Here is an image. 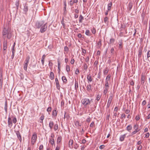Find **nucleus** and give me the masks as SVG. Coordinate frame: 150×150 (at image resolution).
I'll return each mask as SVG.
<instances>
[{
  "label": "nucleus",
  "mask_w": 150,
  "mask_h": 150,
  "mask_svg": "<svg viewBox=\"0 0 150 150\" xmlns=\"http://www.w3.org/2000/svg\"><path fill=\"white\" fill-rule=\"evenodd\" d=\"M138 125H134V128L135 129V130H139V129H138Z\"/></svg>",
  "instance_id": "nucleus-44"
},
{
  "label": "nucleus",
  "mask_w": 150,
  "mask_h": 150,
  "mask_svg": "<svg viewBox=\"0 0 150 150\" xmlns=\"http://www.w3.org/2000/svg\"><path fill=\"white\" fill-rule=\"evenodd\" d=\"M54 129L55 131H56V130H57L58 129V125L57 124H56L54 125Z\"/></svg>",
  "instance_id": "nucleus-30"
},
{
  "label": "nucleus",
  "mask_w": 150,
  "mask_h": 150,
  "mask_svg": "<svg viewBox=\"0 0 150 150\" xmlns=\"http://www.w3.org/2000/svg\"><path fill=\"white\" fill-rule=\"evenodd\" d=\"M74 124L76 126H81V124L78 121H74Z\"/></svg>",
  "instance_id": "nucleus-22"
},
{
  "label": "nucleus",
  "mask_w": 150,
  "mask_h": 150,
  "mask_svg": "<svg viewBox=\"0 0 150 150\" xmlns=\"http://www.w3.org/2000/svg\"><path fill=\"white\" fill-rule=\"evenodd\" d=\"M60 148V145H58L57 146L55 150H59Z\"/></svg>",
  "instance_id": "nucleus-57"
},
{
  "label": "nucleus",
  "mask_w": 150,
  "mask_h": 150,
  "mask_svg": "<svg viewBox=\"0 0 150 150\" xmlns=\"http://www.w3.org/2000/svg\"><path fill=\"white\" fill-rule=\"evenodd\" d=\"M145 79V76H144L142 75L141 79V83L142 84H143L144 82V80Z\"/></svg>",
  "instance_id": "nucleus-17"
},
{
  "label": "nucleus",
  "mask_w": 150,
  "mask_h": 150,
  "mask_svg": "<svg viewBox=\"0 0 150 150\" xmlns=\"http://www.w3.org/2000/svg\"><path fill=\"white\" fill-rule=\"evenodd\" d=\"M95 124L94 121H92L90 125V127L91 128H93V127L95 126Z\"/></svg>",
  "instance_id": "nucleus-39"
},
{
  "label": "nucleus",
  "mask_w": 150,
  "mask_h": 150,
  "mask_svg": "<svg viewBox=\"0 0 150 150\" xmlns=\"http://www.w3.org/2000/svg\"><path fill=\"white\" fill-rule=\"evenodd\" d=\"M8 126L10 127H11L13 125L12 120L10 117L8 118Z\"/></svg>",
  "instance_id": "nucleus-8"
},
{
  "label": "nucleus",
  "mask_w": 150,
  "mask_h": 150,
  "mask_svg": "<svg viewBox=\"0 0 150 150\" xmlns=\"http://www.w3.org/2000/svg\"><path fill=\"white\" fill-rule=\"evenodd\" d=\"M69 4L71 6H72L73 5L74 3L73 2H72V1L71 0L69 1Z\"/></svg>",
  "instance_id": "nucleus-60"
},
{
  "label": "nucleus",
  "mask_w": 150,
  "mask_h": 150,
  "mask_svg": "<svg viewBox=\"0 0 150 150\" xmlns=\"http://www.w3.org/2000/svg\"><path fill=\"white\" fill-rule=\"evenodd\" d=\"M66 70L67 72H69L70 71V67L69 65H67L66 66Z\"/></svg>",
  "instance_id": "nucleus-35"
},
{
  "label": "nucleus",
  "mask_w": 150,
  "mask_h": 150,
  "mask_svg": "<svg viewBox=\"0 0 150 150\" xmlns=\"http://www.w3.org/2000/svg\"><path fill=\"white\" fill-rule=\"evenodd\" d=\"M62 137L61 136H59L57 140V143L59 144L61 142L62 140Z\"/></svg>",
  "instance_id": "nucleus-20"
},
{
  "label": "nucleus",
  "mask_w": 150,
  "mask_h": 150,
  "mask_svg": "<svg viewBox=\"0 0 150 150\" xmlns=\"http://www.w3.org/2000/svg\"><path fill=\"white\" fill-rule=\"evenodd\" d=\"M115 41V40L113 38H111L110 40V42L109 43V44H113L114 43Z\"/></svg>",
  "instance_id": "nucleus-31"
},
{
  "label": "nucleus",
  "mask_w": 150,
  "mask_h": 150,
  "mask_svg": "<svg viewBox=\"0 0 150 150\" xmlns=\"http://www.w3.org/2000/svg\"><path fill=\"white\" fill-rule=\"evenodd\" d=\"M30 59V57L29 56H28L25 59V60L24 63V64H28L29 62V60Z\"/></svg>",
  "instance_id": "nucleus-10"
},
{
  "label": "nucleus",
  "mask_w": 150,
  "mask_h": 150,
  "mask_svg": "<svg viewBox=\"0 0 150 150\" xmlns=\"http://www.w3.org/2000/svg\"><path fill=\"white\" fill-rule=\"evenodd\" d=\"M108 18L107 17H105L104 19V22L106 23V22L108 21Z\"/></svg>",
  "instance_id": "nucleus-52"
},
{
  "label": "nucleus",
  "mask_w": 150,
  "mask_h": 150,
  "mask_svg": "<svg viewBox=\"0 0 150 150\" xmlns=\"http://www.w3.org/2000/svg\"><path fill=\"white\" fill-rule=\"evenodd\" d=\"M92 33L93 34H95L96 32V29H95V28H93L92 29Z\"/></svg>",
  "instance_id": "nucleus-55"
},
{
  "label": "nucleus",
  "mask_w": 150,
  "mask_h": 150,
  "mask_svg": "<svg viewBox=\"0 0 150 150\" xmlns=\"http://www.w3.org/2000/svg\"><path fill=\"white\" fill-rule=\"evenodd\" d=\"M150 57V51H149L147 53V58H148Z\"/></svg>",
  "instance_id": "nucleus-64"
},
{
  "label": "nucleus",
  "mask_w": 150,
  "mask_h": 150,
  "mask_svg": "<svg viewBox=\"0 0 150 150\" xmlns=\"http://www.w3.org/2000/svg\"><path fill=\"white\" fill-rule=\"evenodd\" d=\"M39 150H43V145H41L39 146Z\"/></svg>",
  "instance_id": "nucleus-50"
},
{
  "label": "nucleus",
  "mask_w": 150,
  "mask_h": 150,
  "mask_svg": "<svg viewBox=\"0 0 150 150\" xmlns=\"http://www.w3.org/2000/svg\"><path fill=\"white\" fill-rule=\"evenodd\" d=\"M91 120V118L90 117H88L86 120V121L88 122H89Z\"/></svg>",
  "instance_id": "nucleus-47"
},
{
  "label": "nucleus",
  "mask_w": 150,
  "mask_h": 150,
  "mask_svg": "<svg viewBox=\"0 0 150 150\" xmlns=\"http://www.w3.org/2000/svg\"><path fill=\"white\" fill-rule=\"evenodd\" d=\"M53 63L51 62V60L49 61V66L50 69H52V67Z\"/></svg>",
  "instance_id": "nucleus-24"
},
{
  "label": "nucleus",
  "mask_w": 150,
  "mask_h": 150,
  "mask_svg": "<svg viewBox=\"0 0 150 150\" xmlns=\"http://www.w3.org/2000/svg\"><path fill=\"white\" fill-rule=\"evenodd\" d=\"M105 87L109 88V86L108 84V80H106L105 84Z\"/></svg>",
  "instance_id": "nucleus-27"
},
{
  "label": "nucleus",
  "mask_w": 150,
  "mask_h": 150,
  "mask_svg": "<svg viewBox=\"0 0 150 150\" xmlns=\"http://www.w3.org/2000/svg\"><path fill=\"white\" fill-rule=\"evenodd\" d=\"M142 50H140L139 51L138 57H141L142 54Z\"/></svg>",
  "instance_id": "nucleus-45"
},
{
  "label": "nucleus",
  "mask_w": 150,
  "mask_h": 150,
  "mask_svg": "<svg viewBox=\"0 0 150 150\" xmlns=\"http://www.w3.org/2000/svg\"><path fill=\"white\" fill-rule=\"evenodd\" d=\"M0 81H3L2 77V70H0Z\"/></svg>",
  "instance_id": "nucleus-25"
},
{
  "label": "nucleus",
  "mask_w": 150,
  "mask_h": 150,
  "mask_svg": "<svg viewBox=\"0 0 150 150\" xmlns=\"http://www.w3.org/2000/svg\"><path fill=\"white\" fill-rule=\"evenodd\" d=\"M110 76L109 75H108L107 76L106 80H108V81L110 80Z\"/></svg>",
  "instance_id": "nucleus-61"
},
{
  "label": "nucleus",
  "mask_w": 150,
  "mask_h": 150,
  "mask_svg": "<svg viewBox=\"0 0 150 150\" xmlns=\"http://www.w3.org/2000/svg\"><path fill=\"white\" fill-rule=\"evenodd\" d=\"M100 98V96L99 95H97L96 96V99L98 101Z\"/></svg>",
  "instance_id": "nucleus-48"
},
{
  "label": "nucleus",
  "mask_w": 150,
  "mask_h": 150,
  "mask_svg": "<svg viewBox=\"0 0 150 150\" xmlns=\"http://www.w3.org/2000/svg\"><path fill=\"white\" fill-rule=\"evenodd\" d=\"M79 23H81L82 22V21L83 19V17L82 16V15H80L79 17Z\"/></svg>",
  "instance_id": "nucleus-26"
},
{
  "label": "nucleus",
  "mask_w": 150,
  "mask_h": 150,
  "mask_svg": "<svg viewBox=\"0 0 150 150\" xmlns=\"http://www.w3.org/2000/svg\"><path fill=\"white\" fill-rule=\"evenodd\" d=\"M37 138L36 133L34 132L32 136L31 141V144L33 145L36 142Z\"/></svg>",
  "instance_id": "nucleus-3"
},
{
  "label": "nucleus",
  "mask_w": 150,
  "mask_h": 150,
  "mask_svg": "<svg viewBox=\"0 0 150 150\" xmlns=\"http://www.w3.org/2000/svg\"><path fill=\"white\" fill-rule=\"evenodd\" d=\"M55 82L56 84L57 88L58 89H59L60 88L59 85V81L57 78H56L55 79Z\"/></svg>",
  "instance_id": "nucleus-15"
},
{
  "label": "nucleus",
  "mask_w": 150,
  "mask_h": 150,
  "mask_svg": "<svg viewBox=\"0 0 150 150\" xmlns=\"http://www.w3.org/2000/svg\"><path fill=\"white\" fill-rule=\"evenodd\" d=\"M7 41L4 40L3 42V54L4 55L6 51V49L7 48Z\"/></svg>",
  "instance_id": "nucleus-5"
},
{
  "label": "nucleus",
  "mask_w": 150,
  "mask_h": 150,
  "mask_svg": "<svg viewBox=\"0 0 150 150\" xmlns=\"http://www.w3.org/2000/svg\"><path fill=\"white\" fill-rule=\"evenodd\" d=\"M52 108L51 107H49L47 109V111L49 113L51 111Z\"/></svg>",
  "instance_id": "nucleus-46"
},
{
  "label": "nucleus",
  "mask_w": 150,
  "mask_h": 150,
  "mask_svg": "<svg viewBox=\"0 0 150 150\" xmlns=\"http://www.w3.org/2000/svg\"><path fill=\"white\" fill-rule=\"evenodd\" d=\"M109 88L105 87V88L104 90L103 93L104 95H106L107 93L108 90Z\"/></svg>",
  "instance_id": "nucleus-28"
},
{
  "label": "nucleus",
  "mask_w": 150,
  "mask_h": 150,
  "mask_svg": "<svg viewBox=\"0 0 150 150\" xmlns=\"http://www.w3.org/2000/svg\"><path fill=\"white\" fill-rule=\"evenodd\" d=\"M79 147V145L77 143H76L74 145V148L76 149H77Z\"/></svg>",
  "instance_id": "nucleus-58"
},
{
  "label": "nucleus",
  "mask_w": 150,
  "mask_h": 150,
  "mask_svg": "<svg viewBox=\"0 0 150 150\" xmlns=\"http://www.w3.org/2000/svg\"><path fill=\"white\" fill-rule=\"evenodd\" d=\"M139 130H135L134 131L132 132V135L138 132L139 131Z\"/></svg>",
  "instance_id": "nucleus-49"
},
{
  "label": "nucleus",
  "mask_w": 150,
  "mask_h": 150,
  "mask_svg": "<svg viewBox=\"0 0 150 150\" xmlns=\"http://www.w3.org/2000/svg\"><path fill=\"white\" fill-rule=\"evenodd\" d=\"M28 64H23V65H24L23 68H24V69L25 70V71H26V70H27V67H28Z\"/></svg>",
  "instance_id": "nucleus-43"
},
{
  "label": "nucleus",
  "mask_w": 150,
  "mask_h": 150,
  "mask_svg": "<svg viewBox=\"0 0 150 150\" xmlns=\"http://www.w3.org/2000/svg\"><path fill=\"white\" fill-rule=\"evenodd\" d=\"M97 44L98 46V47H100L101 46V40H99V41L98 42Z\"/></svg>",
  "instance_id": "nucleus-42"
},
{
  "label": "nucleus",
  "mask_w": 150,
  "mask_h": 150,
  "mask_svg": "<svg viewBox=\"0 0 150 150\" xmlns=\"http://www.w3.org/2000/svg\"><path fill=\"white\" fill-rule=\"evenodd\" d=\"M50 143L52 145H53L54 143V139H50Z\"/></svg>",
  "instance_id": "nucleus-33"
},
{
  "label": "nucleus",
  "mask_w": 150,
  "mask_h": 150,
  "mask_svg": "<svg viewBox=\"0 0 150 150\" xmlns=\"http://www.w3.org/2000/svg\"><path fill=\"white\" fill-rule=\"evenodd\" d=\"M110 53H111L113 54L114 53V48H112L110 50Z\"/></svg>",
  "instance_id": "nucleus-54"
},
{
  "label": "nucleus",
  "mask_w": 150,
  "mask_h": 150,
  "mask_svg": "<svg viewBox=\"0 0 150 150\" xmlns=\"http://www.w3.org/2000/svg\"><path fill=\"white\" fill-rule=\"evenodd\" d=\"M127 130L129 131L130 132V130H131V125H128L127 127Z\"/></svg>",
  "instance_id": "nucleus-34"
},
{
  "label": "nucleus",
  "mask_w": 150,
  "mask_h": 150,
  "mask_svg": "<svg viewBox=\"0 0 150 150\" xmlns=\"http://www.w3.org/2000/svg\"><path fill=\"white\" fill-rule=\"evenodd\" d=\"M88 69V66L87 64L86 63H84V69L86 71Z\"/></svg>",
  "instance_id": "nucleus-41"
},
{
  "label": "nucleus",
  "mask_w": 150,
  "mask_h": 150,
  "mask_svg": "<svg viewBox=\"0 0 150 150\" xmlns=\"http://www.w3.org/2000/svg\"><path fill=\"white\" fill-rule=\"evenodd\" d=\"M91 85L90 84H88L86 86L87 90L88 91H91Z\"/></svg>",
  "instance_id": "nucleus-16"
},
{
  "label": "nucleus",
  "mask_w": 150,
  "mask_h": 150,
  "mask_svg": "<svg viewBox=\"0 0 150 150\" xmlns=\"http://www.w3.org/2000/svg\"><path fill=\"white\" fill-rule=\"evenodd\" d=\"M78 84L77 82H76V81H75V89L76 90L78 88Z\"/></svg>",
  "instance_id": "nucleus-36"
},
{
  "label": "nucleus",
  "mask_w": 150,
  "mask_h": 150,
  "mask_svg": "<svg viewBox=\"0 0 150 150\" xmlns=\"http://www.w3.org/2000/svg\"><path fill=\"white\" fill-rule=\"evenodd\" d=\"M49 77L50 79L51 80H53L54 79V74L52 72H50Z\"/></svg>",
  "instance_id": "nucleus-12"
},
{
  "label": "nucleus",
  "mask_w": 150,
  "mask_h": 150,
  "mask_svg": "<svg viewBox=\"0 0 150 150\" xmlns=\"http://www.w3.org/2000/svg\"><path fill=\"white\" fill-rule=\"evenodd\" d=\"M73 140L71 139L69 143V146L70 148H71L73 147Z\"/></svg>",
  "instance_id": "nucleus-13"
},
{
  "label": "nucleus",
  "mask_w": 150,
  "mask_h": 150,
  "mask_svg": "<svg viewBox=\"0 0 150 150\" xmlns=\"http://www.w3.org/2000/svg\"><path fill=\"white\" fill-rule=\"evenodd\" d=\"M82 53L84 54H85L86 53V50L85 49L83 48H82Z\"/></svg>",
  "instance_id": "nucleus-62"
},
{
  "label": "nucleus",
  "mask_w": 150,
  "mask_h": 150,
  "mask_svg": "<svg viewBox=\"0 0 150 150\" xmlns=\"http://www.w3.org/2000/svg\"><path fill=\"white\" fill-rule=\"evenodd\" d=\"M47 23H45L44 21H37L36 25L38 28H41L40 31L41 33L45 32L47 29Z\"/></svg>",
  "instance_id": "nucleus-2"
},
{
  "label": "nucleus",
  "mask_w": 150,
  "mask_h": 150,
  "mask_svg": "<svg viewBox=\"0 0 150 150\" xmlns=\"http://www.w3.org/2000/svg\"><path fill=\"white\" fill-rule=\"evenodd\" d=\"M112 93H111L110 96V97H109V98H108V102L111 103V102H112Z\"/></svg>",
  "instance_id": "nucleus-19"
},
{
  "label": "nucleus",
  "mask_w": 150,
  "mask_h": 150,
  "mask_svg": "<svg viewBox=\"0 0 150 150\" xmlns=\"http://www.w3.org/2000/svg\"><path fill=\"white\" fill-rule=\"evenodd\" d=\"M16 134L17 136V137L18 138L20 142H21L22 141V138L20 134V132L19 131H15Z\"/></svg>",
  "instance_id": "nucleus-6"
},
{
  "label": "nucleus",
  "mask_w": 150,
  "mask_h": 150,
  "mask_svg": "<svg viewBox=\"0 0 150 150\" xmlns=\"http://www.w3.org/2000/svg\"><path fill=\"white\" fill-rule=\"evenodd\" d=\"M54 125V122L52 121H50V122L49 124V127L51 129L53 128V127Z\"/></svg>",
  "instance_id": "nucleus-11"
},
{
  "label": "nucleus",
  "mask_w": 150,
  "mask_h": 150,
  "mask_svg": "<svg viewBox=\"0 0 150 150\" xmlns=\"http://www.w3.org/2000/svg\"><path fill=\"white\" fill-rule=\"evenodd\" d=\"M44 116L43 115H42L40 117V120H41L40 122V123L43 122V120H44Z\"/></svg>",
  "instance_id": "nucleus-37"
},
{
  "label": "nucleus",
  "mask_w": 150,
  "mask_h": 150,
  "mask_svg": "<svg viewBox=\"0 0 150 150\" xmlns=\"http://www.w3.org/2000/svg\"><path fill=\"white\" fill-rule=\"evenodd\" d=\"M101 72L100 71L98 74L97 78L98 79L100 78Z\"/></svg>",
  "instance_id": "nucleus-59"
},
{
  "label": "nucleus",
  "mask_w": 150,
  "mask_h": 150,
  "mask_svg": "<svg viewBox=\"0 0 150 150\" xmlns=\"http://www.w3.org/2000/svg\"><path fill=\"white\" fill-rule=\"evenodd\" d=\"M125 135L124 134L121 135L120 137V140L121 141H122L124 140L125 138Z\"/></svg>",
  "instance_id": "nucleus-29"
},
{
  "label": "nucleus",
  "mask_w": 150,
  "mask_h": 150,
  "mask_svg": "<svg viewBox=\"0 0 150 150\" xmlns=\"http://www.w3.org/2000/svg\"><path fill=\"white\" fill-rule=\"evenodd\" d=\"M60 62L59 61H58V68L59 71L60 70Z\"/></svg>",
  "instance_id": "nucleus-38"
},
{
  "label": "nucleus",
  "mask_w": 150,
  "mask_h": 150,
  "mask_svg": "<svg viewBox=\"0 0 150 150\" xmlns=\"http://www.w3.org/2000/svg\"><path fill=\"white\" fill-rule=\"evenodd\" d=\"M2 33L3 37L4 39H5L6 38L10 39L11 38L12 35V33L10 28L7 26L4 28Z\"/></svg>",
  "instance_id": "nucleus-1"
},
{
  "label": "nucleus",
  "mask_w": 150,
  "mask_h": 150,
  "mask_svg": "<svg viewBox=\"0 0 150 150\" xmlns=\"http://www.w3.org/2000/svg\"><path fill=\"white\" fill-rule=\"evenodd\" d=\"M57 109H54V110H53L52 111V115L53 117H56L57 116Z\"/></svg>",
  "instance_id": "nucleus-9"
},
{
  "label": "nucleus",
  "mask_w": 150,
  "mask_h": 150,
  "mask_svg": "<svg viewBox=\"0 0 150 150\" xmlns=\"http://www.w3.org/2000/svg\"><path fill=\"white\" fill-rule=\"evenodd\" d=\"M28 6L27 4H25L24 6L23 10L25 13H26L28 11Z\"/></svg>",
  "instance_id": "nucleus-18"
},
{
  "label": "nucleus",
  "mask_w": 150,
  "mask_h": 150,
  "mask_svg": "<svg viewBox=\"0 0 150 150\" xmlns=\"http://www.w3.org/2000/svg\"><path fill=\"white\" fill-rule=\"evenodd\" d=\"M69 49L67 46H65L64 47V51L66 52L67 53L69 52Z\"/></svg>",
  "instance_id": "nucleus-32"
},
{
  "label": "nucleus",
  "mask_w": 150,
  "mask_h": 150,
  "mask_svg": "<svg viewBox=\"0 0 150 150\" xmlns=\"http://www.w3.org/2000/svg\"><path fill=\"white\" fill-rule=\"evenodd\" d=\"M61 23L64 26V27L65 26V24L64 22V18H62V20L61 21Z\"/></svg>",
  "instance_id": "nucleus-56"
},
{
  "label": "nucleus",
  "mask_w": 150,
  "mask_h": 150,
  "mask_svg": "<svg viewBox=\"0 0 150 150\" xmlns=\"http://www.w3.org/2000/svg\"><path fill=\"white\" fill-rule=\"evenodd\" d=\"M89 33H90V31H89V30H87L86 31L85 34L86 35L89 36Z\"/></svg>",
  "instance_id": "nucleus-53"
},
{
  "label": "nucleus",
  "mask_w": 150,
  "mask_h": 150,
  "mask_svg": "<svg viewBox=\"0 0 150 150\" xmlns=\"http://www.w3.org/2000/svg\"><path fill=\"white\" fill-rule=\"evenodd\" d=\"M62 79L64 83H67V80L65 76H63L62 77Z\"/></svg>",
  "instance_id": "nucleus-21"
},
{
  "label": "nucleus",
  "mask_w": 150,
  "mask_h": 150,
  "mask_svg": "<svg viewBox=\"0 0 150 150\" xmlns=\"http://www.w3.org/2000/svg\"><path fill=\"white\" fill-rule=\"evenodd\" d=\"M98 62L97 60H96L95 62H94V65L95 67H96L97 65L98 64Z\"/></svg>",
  "instance_id": "nucleus-63"
},
{
  "label": "nucleus",
  "mask_w": 150,
  "mask_h": 150,
  "mask_svg": "<svg viewBox=\"0 0 150 150\" xmlns=\"http://www.w3.org/2000/svg\"><path fill=\"white\" fill-rule=\"evenodd\" d=\"M13 122L14 124H15L16 122L17 119L16 117H14V118H13Z\"/></svg>",
  "instance_id": "nucleus-51"
},
{
  "label": "nucleus",
  "mask_w": 150,
  "mask_h": 150,
  "mask_svg": "<svg viewBox=\"0 0 150 150\" xmlns=\"http://www.w3.org/2000/svg\"><path fill=\"white\" fill-rule=\"evenodd\" d=\"M93 99H91V100H90L88 98H85L84 99H83L82 100V104L84 105H89L91 102H92Z\"/></svg>",
  "instance_id": "nucleus-4"
},
{
  "label": "nucleus",
  "mask_w": 150,
  "mask_h": 150,
  "mask_svg": "<svg viewBox=\"0 0 150 150\" xmlns=\"http://www.w3.org/2000/svg\"><path fill=\"white\" fill-rule=\"evenodd\" d=\"M16 6L17 7V9H18L19 6V1L18 0L16 1Z\"/></svg>",
  "instance_id": "nucleus-40"
},
{
  "label": "nucleus",
  "mask_w": 150,
  "mask_h": 150,
  "mask_svg": "<svg viewBox=\"0 0 150 150\" xmlns=\"http://www.w3.org/2000/svg\"><path fill=\"white\" fill-rule=\"evenodd\" d=\"M7 107H8L7 103V101H5V106H4V109L5 110L6 113H7Z\"/></svg>",
  "instance_id": "nucleus-23"
},
{
  "label": "nucleus",
  "mask_w": 150,
  "mask_h": 150,
  "mask_svg": "<svg viewBox=\"0 0 150 150\" xmlns=\"http://www.w3.org/2000/svg\"><path fill=\"white\" fill-rule=\"evenodd\" d=\"M112 6V3L111 2L109 3L108 4V11H110L111 10V7Z\"/></svg>",
  "instance_id": "nucleus-14"
},
{
  "label": "nucleus",
  "mask_w": 150,
  "mask_h": 150,
  "mask_svg": "<svg viewBox=\"0 0 150 150\" xmlns=\"http://www.w3.org/2000/svg\"><path fill=\"white\" fill-rule=\"evenodd\" d=\"M87 78L88 80V83L91 82L93 79L90 74L87 75Z\"/></svg>",
  "instance_id": "nucleus-7"
}]
</instances>
